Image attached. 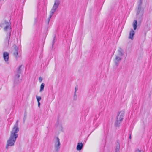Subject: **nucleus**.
Here are the masks:
<instances>
[{"label": "nucleus", "mask_w": 152, "mask_h": 152, "mask_svg": "<svg viewBox=\"0 0 152 152\" xmlns=\"http://www.w3.org/2000/svg\"><path fill=\"white\" fill-rule=\"evenodd\" d=\"M38 102V106L39 107H40V102Z\"/></svg>", "instance_id": "nucleus-18"}, {"label": "nucleus", "mask_w": 152, "mask_h": 152, "mask_svg": "<svg viewBox=\"0 0 152 152\" xmlns=\"http://www.w3.org/2000/svg\"><path fill=\"white\" fill-rule=\"evenodd\" d=\"M77 88L76 87L75 88V92L74 97H75L76 95H75L76 92L77 91Z\"/></svg>", "instance_id": "nucleus-17"}, {"label": "nucleus", "mask_w": 152, "mask_h": 152, "mask_svg": "<svg viewBox=\"0 0 152 152\" xmlns=\"http://www.w3.org/2000/svg\"><path fill=\"white\" fill-rule=\"evenodd\" d=\"M138 152H141V151L140 150H138Z\"/></svg>", "instance_id": "nucleus-21"}, {"label": "nucleus", "mask_w": 152, "mask_h": 152, "mask_svg": "<svg viewBox=\"0 0 152 152\" xmlns=\"http://www.w3.org/2000/svg\"><path fill=\"white\" fill-rule=\"evenodd\" d=\"M83 147V144L82 143H78L77 147L76 149L77 150H81Z\"/></svg>", "instance_id": "nucleus-9"}, {"label": "nucleus", "mask_w": 152, "mask_h": 152, "mask_svg": "<svg viewBox=\"0 0 152 152\" xmlns=\"http://www.w3.org/2000/svg\"><path fill=\"white\" fill-rule=\"evenodd\" d=\"M39 80H40L41 81V80H42V78L40 77V78H39Z\"/></svg>", "instance_id": "nucleus-20"}, {"label": "nucleus", "mask_w": 152, "mask_h": 152, "mask_svg": "<svg viewBox=\"0 0 152 152\" xmlns=\"http://www.w3.org/2000/svg\"><path fill=\"white\" fill-rule=\"evenodd\" d=\"M134 31L132 29L129 33V38L131 40H133V37L134 35Z\"/></svg>", "instance_id": "nucleus-10"}, {"label": "nucleus", "mask_w": 152, "mask_h": 152, "mask_svg": "<svg viewBox=\"0 0 152 152\" xmlns=\"http://www.w3.org/2000/svg\"><path fill=\"white\" fill-rule=\"evenodd\" d=\"M18 121H17L11 132L10 136L7 140L6 146V149H8L9 146H14L16 139L18 137L17 133L19 131L18 127Z\"/></svg>", "instance_id": "nucleus-1"}, {"label": "nucleus", "mask_w": 152, "mask_h": 152, "mask_svg": "<svg viewBox=\"0 0 152 152\" xmlns=\"http://www.w3.org/2000/svg\"><path fill=\"white\" fill-rule=\"evenodd\" d=\"M14 49L13 50V55L16 59L20 57V56L18 53V48L15 45L13 46Z\"/></svg>", "instance_id": "nucleus-5"}, {"label": "nucleus", "mask_w": 152, "mask_h": 152, "mask_svg": "<svg viewBox=\"0 0 152 152\" xmlns=\"http://www.w3.org/2000/svg\"><path fill=\"white\" fill-rule=\"evenodd\" d=\"M21 66H20V67H19V71H20V68H21Z\"/></svg>", "instance_id": "nucleus-19"}, {"label": "nucleus", "mask_w": 152, "mask_h": 152, "mask_svg": "<svg viewBox=\"0 0 152 152\" xmlns=\"http://www.w3.org/2000/svg\"><path fill=\"white\" fill-rule=\"evenodd\" d=\"M137 21L136 20H135L134 22L133 23V26L134 27V29L135 30L136 29L137 27Z\"/></svg>", "instance_id": "nucleus-12"}, {"label": "nucleus", "mask_w": 152, "mask_h": 152, "mask_svg": "<svg viewBox=\"0 0 152 152\" xmlns=\"http://www.w3.org/2000/svg\"><path fill=\"white\" fill-rule=\"evenodd\" d=\"M60 142L59 139L58 137H56V140L55 142V146L57 150H58L60 148Z\"/></svg>", "instance_id": "nucleus-6"}, {"label": "nucleus", "mask_w": 152, "mask_h": 152, "mask_svg": "<svg viewBox=\"0 0 152 152\" xmlns=\"http://www.w3.org/2000/svg\"><path fill=\"white\" fill-rule=\"evenodd\" d=\"M59 4V1L58 0H55L54 4L53 7L52 8L51 11V13L50 17L49 18V21L50 20L51 18L53 15L54 13L55 12L56 10L58 8Z\"/></svg>", "instance_id": "nucleus-3"}, {"label": "nucleus", "mask_w": 152, "mask_h": 152, "mask_svg": "<svg viewBox=\"0 0 152 152\" xmlns=\"http://www.w3.org/2000/svg\"><path fill=\"white\" fill-rule=\"evenodd\" d=\"M122 58V57H121L116 56L115 61V64H118L119 63V62L121 60Z\"/></svg>", "instance_id": "nucleus-11"}, {"label": "nucleus", "mask_w": 152, "mask_h": 152, "mask_svg": "<svg viewBox=\"0 0 152 152\" xmlns=\"http://www.w3.org/2000/svg\"><path fill=\"white\" fill-rule=\"evenodd\" d=\"M20 77L19 74H17L15 77V79L17 80Z\"/></svg>", "instance_id": "nucleus-16"}, {"label": "nucleus", "mask_w": 152, "mask_h": 152, "mask_svg": "<svg viewBox=\"0 0 152 152\" xmlns=\"http://www.w3.org/2000/svg\"><path fill=\"white\" fill-rule=\"evenodd\" d=\"M36 99H37V101L38 102H39V101L41 100V98L40 96H36Z\"/></svg>", "instance_id": "nucleus-15"}, {"label": "nucleus", "mask_w": 152, "mask_h": 152, "mask_svg": "<svg viewBox=\"0 0 152 152\" xmlns=\"http://www.w3.org/2000/svg\"><path fill=\"white\" fill-rule=\"evenodd\" d=\"M44 84L43 83H42L41 85L40 86V92H42L44 90Z\"/></svg>", "instance_id": "nucleus-13"}, {"label": "nucleus", "mask_w": 152, "mask_h": 152, "mask_svg": "<svg viewBox=\"0 0 152 152\" xmlns=\"http://www.w3.org/2000/svg\"><path fill=\"white\" fill-rule=\"evenodd\" d=\"M129 138L130 139H131V135H130V136H129Z\"/></svg>", "instance_id": "nucleus-22"}, {"label": "nucleus", "mask_w": 152, "mask_h": 152, "mask_svg": "<svg viewBox=\"0 0 152 152\" xmlns=\"http://www.w3.org/2000/svg\"><path fill=\"white\" fill-rule=\"evenodd\" d=\"M3 56L4 61L6 62H7L8 61L9 58V53L8 52H4Z\"/></svg>", "instance_id": "nucleus-7"}, {"label": "nucleus", "mask_w": 152, "mask_h": 152, "mask_svg": "<svg viewBox=\"0 0 152 152\" xmlns=\"http://www.w3.org/2000/svg\"><path fill=\"white\" fill-rule=\"evenodd\" d=\"M120 148V145H118L115 148V152H118L119 151Z\"/></svg>", "instance_id": "nucleus-14"}, {"label": "nucleus", "mask_w": 152, "mask_h": 152, "mask_svg": "<svg viewBox=\"0 0 152 152\" xmlns=\"http://www.w3.org/2000/svg\"><path fill=\"white\" fill-rule=\"evenodd\" d=\"M55 37H54V40H55Z\"/></svg>", "instance_id": "nucleus-23"}, {"label": "nucleus", "mask_w": 152, "mask_h": 152, "mask_svg": "<svg viewBox=\"0 0 152 152\" xmlns=\"http://www.w3.org/2000/svg\"><path fill=\"white\" fill-rule=\"evenodd\" d=\"M124 113L125 112L124 110L121 111L118 113L117 117V121L115 123V124L117 126L123 120Z\"/></svg>", "instance_id": "nucleus-4"}, {"label": "nucleus", "mask_w": 152, "mask_h": 152, "mask_svg": "<svg viewBox=\"0 0 152 152\" xmlns=\"http://www.w3.org/2000/svg\"><path fill=\"white\" fill-rule=\"evenodd\" d=\"M0 26L4 27V29L5 31H9V34L7 38V40L9 43L10 36L11 23L6 20H4L0 24Z\"/></svg>", "instance_id": "nucleus-2"}, {"label": "nucleus", "mask_w": 152, "mask_h": 152, "mask_svg": "<svg viewBox=\"0 0 152 152\" xmlns=\"http://www.w3.org/2000/svg\"><path fill=\"white\" fill-rule=\"evenodd\" d=\"M118 54L116 56L122 57L123 55V50L121 48H119L118 50Z\"/></svg>", "instance_id": "nucleus-8"}]
</instances>
